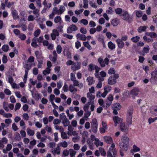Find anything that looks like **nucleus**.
Instances as JSON below:
<instances>
[{
  "label": "nucleus",
  "mask_w": 157,
  "mask_h": 157,
  "mask_svg": "<svg viewBox=\"0 0 157 157\" xmlns=\"http://www.w3.org/2000/svg\"><path fill=\"white\" fill-rule=\"evenodd\" d=\"M113 120L115 124V126H117V124H121L122 123L123 120L118 116H115L113 117Z\"/></svg>",
  "instance_id": "obj_11"
},
{
  "label": "nucleus",
  "mask_w": 157,
  "mask_h": 157,
  "mask_svg": "<svg viewBox=\"0 0 157 157\" xmlns=\"http://www.w3.org/2000/svg\"><path fill=\"white\" fill-rule=\"evenodd\" d=\"M9 48V46L7 44H5L2 47V49L5 52H7Z\"/></svg>",
  "instance_id": "obj_51"
},
{
  "label": "nucleus",
  "mask_w": 157,
  "mask_h": 157,
  "mask_svg": "<svg viewBox=\"0 0 157 157\" xmlns=\"http://www.w3.org/2000/svg\"><path fill=\"white\" fill-rule=\"evenodd\" d=\"M118 47L120 48H122L124 45V42L120 39H117L116 40Z\"/></svg>",
  "instance_id": "obj_18"
},
{
  "label": "nucleus",
  "mask_w": 157,
  "mask_h": 157,
  "mask_svg": "<svg viewBox=\"0 0 157 157\" xmlns=\"http://www.w3.org/2000/svg\"><path fill=\"white\" fill-rule=\"evenodd\" d=\"M121 16L122 18L124 20L128 21L129 19V14L126 11H123Z\"/></svg>",
  "instance_id": "obj_13"
},
{
  "label": "nucleus",
  "mask_w": 157,
  "mask_h": 157,
  "mask_svg": "<svg viewBox=\"0 0 157 157\" xmlns=\"http://www.w3.org/2000/svg\"><path fill=\"white\" fill-rule=\"evenodd\" d=\"M78 30V28L74 24H72L68 27L67 31L69 33H72L73 31H75Z\"/></svg>",
  "instance_id": "obj_9"
},
{
  "label": "nucleus",
  "mask_w": 157,
  "mask_h": 157,
  "mask_svg": "<svg viewBox=\"0 0 157 157\" xmlns=\"http://www.w3.org/2000/svg\"><path fill=\"white\" fill-rule=\"evenodd\" d=\"M79 136H76L72 138V140L74 143H76L79 141Z\"/></svg>",
  "instance_id": "obj_61"
},
{
  "label": "nucleus",
  "mask_w": 157,
  "mask_h": 157,
  "mask_svg": "<svg viewBox=\"0 0 157 157\" xmlns=\"http://www.w3.org/2000/svg\"><path fill=\"white\" fill-rule=\"evenodd\" d=\"M108 46L109 48L111 50L115 49L116 46L111 41H109L108 42Z\"/></svg>",
  "instance_id": "obj_33"
},
{
  "label": "nucleus",
  "mask_w": 157,
  "mask_h": 157,
  "mask_svg": "<svg viewBox=\"0 0 157 157\" xmlns=\"http://www.w3.org/2000/svg\"><path fill=\"white\" fill-rule=\"evenodd\" d=\"M54 127L56 130H59V131L61 133L64 131L63 128L62 126H60L58 125H55L54 126Z\"/></svg>",
  "instance_id": "obj_44"
},
{
  "label": "nucleus",
  "mask_w": 157,
  "mask_h": 157,
  "mask_svg": "<svg viewBox=\"0 0 157 157\" xmlns=\"http://www.w3.org/2000/svg\"><path fill=\"white\" fill-rule=\"evenodd\" d=\"M63 113H61L60 114V118L62 121V124L64 127H67L69 126L70 124V122L65 115H63Z\"/></svg>",
  "instance_id": "obj_4"
},
{
  "label": "nucleus",
  "mask_w": 157,
  "mask_h": 157,
  "mask_svg": "<svg viewBox=\"0 0 157 157\" xmlns=\"http://www.w3.org/2000/svg\"><path fill=\"white\" fill-rule=\"evenodd\" d=\"M108 101H106V107H109L112 104L113 101V95L110 94L107 97Z\"/></svg>",
  "instance_id": "obj_14"
},
{
  "label": "nucleus",
  "mask_w": 157,
  "mask_h": 157,
  "mask_svg": "<svg viewBox=\"0 0 157 157\" xmlns=\"http://www.w3.org/2000/svg\"><path fill=\"white\" fill-rule=\"evenodd\" d=\"M64 55L66 56L68 58L71 59V54L70 52L67 50H65L63 52Z\"/></svg>",
  "instance_id": "obj_36"
},
{
  "label": "nucleus",
  "mask_w": 157,
  "mask_h": 157,
  "mask_svg": "<svg viewBox=\"0 0 157 157\" xmlns=\"http://www.w3.org/2000/svg\"><path fill=\"white\" fill-rule=\"evenodd\" d=\"M121 106L120 104L118 103H116L113 104L112 105V108L118 110L121 109Z\"/></svg>",
  "instance_id": "obj_26"
},
{
  "label": "nucleus",
  "mask_w": 157,
  "mask_h": 157,
  "mask_svg": "<svg viewBox=\"0 0 157 157\" xmlns=\"http://www.w3.org/2000/svg\"><path fill=\"white\" fill-rule=\"evenodd\" d=\"M58 144H59V146H60L64 148H66L68 146L67 143L65 141L61 142L59 143Z\"/></svg>",
  "instance_id": "obj_32"
},
{
  "label": "nucleus",
  "mask_w": 157,
  "mask_h": 157,
  "mask_svg": "<svg viewBox=\"0 0 157 157\" xmlns=\"http://www.w3.org/2000/svg\"><path fill=\"white\" fill-rule=\"evenodd\" d=\"M134 12L136 13V16L138 17H140L142 15V12L141 11L135 10Z\"/></svg>",
  "instance_id": "obj_52"
},
{
  "label": "nucleus",
  "mask_w": 157,
  "mask_h": 157,
  "mask_svg": "<svg viewBox=\"0 0 157 157\" xmlns=\"http://www.w3.org/2000/svg\"><path fill=\"white\" fill-rule=\"evenodd\" d=\"M69 91L71 93L75 92L77 91V89L71 84L69 86Z\"/></svg>",
  "instance_id": "obj_28"
},
{
  "label": "nucleus",
  "mask_w": 157,
  "mask_h": 157,
  "mask_svg": "<svg viewBox=\"0 0 157 157\" xmlns=\"http://www.w3.org/2000/svg\"><path fill=\"white\" fill-rule=\"evenodd\" d=\"M140 91L138 88L135 87L130 92V94L132 95L133 98H135L136 96H137L139 94Z\"/></svg>",
  "instance_id": "obj_8"
},
{
  "label": "nucleus",
  "mask_w": 157,
  "mask_h": 157,
  "mask_svg": "<svg viewBox=\"0 0 157 157\" xmlns=\"http://www.w3.org/2000/svg\"><path fill=\"white\" fill-rule=\"evenodd\" d=\"M140 150V149L136 145H134L133 146V149L131 150V153H133V151L134 152H137Z\"/></svg>",
  "instance_id": "obj_34"
},
{
  "label": "nucleus",
  "mask_w": 157,
  "mask_h": 157,
  "mask_svg": "<svg viewBox=\"0 0 157 157\" xmlns=\"http://www.w3.org/2000/svg\"><path fill=\"white\" fill-rule=\"evenodd\" d=\"M69 150L68 151L67 149H65L63 151L62 156L63 157L67 156L69 155Z\"/></svg>",
  "instance_id": "obj_48"
},
{
  "label": "nucleus",
  "mask_w": 157,
  "mask_h": 157,
  "mask_svg": "<svg viewBox=\"0 0 157 157\" xmlns=\"http://www.w3.org/2000/svg\"><path fill=\"white\" fill-rule=\"evenodd\" d=\"M33 12L34 14L36 17H38L39 16V10L38 9H35L33 11Z\"/></svg>",
  "instance_id": "obj_63"
},
{
  "label": "nucleus",
  "mask_w": 157,
  "mask_h": 157,
  "mask_svg": "<svg viewBox=\"0 0 157 157\" xmlns=\"http://www.w3.org/2000/svg\"><path fill=\"white\" fill-rule=\"evenodd\" d=\"M74 129L73 127L71 125H69L68 126L67 130L68 131L67 132V134L68 135H71V132H72Z\"/></svg>",
  "instance_id": "obj_42"
},
{
  "label": "nucleus",
  "mask_w": 157,
  "mask_h": 157,
  "mask_svg": "<svg viewBox=\"0 0 157 157\" xmlns=\"http://www.w3.org/2000/svg\"><path fill=\"white\" fill-rule=\"evenodd\" d=\"M27 134L29 136H33L35 134L34 131L31 129L29 128H28L27 129Z\"/></svg>",
  "instance_id": "obj_31"
},
{
  "label": "nucleus",
  "mask_w": 157,
  "mask_h": 157,
  "mask_svg": "<svg viewBox=\"0 0 157 157\" xmlns=\"http://www.w3.org/2000/svg\"><path fill=\"white\" fill-rule=\"evenodd\" d=\"M118 20L117 18L113 19L111 21V24L114 26H117L118 25Z\"/></svg>",
  "instance_id": "obj_38"
},
{
  "label": "nucleus",
  "mask_w": 157,
  "mask_h": 157,
  "mask_svg": "<svg viewBox=\"0 0 157 157\" xmlns=\"http://www.w3.org/2000/svg\"><path fill=\"white\" fill-rule=\"evenodd\" d=\"M96 66L95 65L92 64H90L89 65L88 69L90 71H92L95 69Z\"/></svg>",
  "instance_id": "obj_60"
},
{
  "label": "nucleus",
  "mask_w": 157,
  "mask_h": 157,
  "mask_svg": "<svg viewBox=\"0 0 157 157\" xmlns=\"http://www.w3.org/2000/svg\"><path fill=\"white\" fill-rule=\"evenodd\" d=\"M115 11L117 14H120L122 13L123 11L122 9L118 8L115 9Z\"/></svg>",
  "instance_id": "obj_58"
},
{
  "label": "nucleus",
  "mask_w": 157,
  "mask_h": 157,
  "mask_svg": "<svg viewBox=\"0 0 157 157\" xmlns=\"http://www.w3.org/2000/svg\"><path fill=\"white\" fill-rule=\"evenodd\" d=\"M19 38L22 40H25L26 38V35L23 33H20L18 36Z\"/></svg>",
  "instance_id": "obj_56"
},
{
  "label": "nucleus",
  "mask_w": 157,
  "mask_h": 157,
  "mask_svg": "<svg viewBox=\"0 0 157 157\" xmlns=\"http://www.w3.org/2000/svg\"><path fill=\"white\" fill-rule=\"evenodd\" d=\"M151 77L150 81L152 83H155L157 81V71L155 70L151 73Z\"/></svg>",
  "instance_id": "obj_6"
},
{
  "label": "nucleus",
  "mask_w": 157,
  "mask_h": 157,
  "mask_svg": "<svg viewBox=\"0 0 157 157\" xmlns=\"http://www.w3.org/2000/svg\"><path fill=\"white\" fill-rule=\"evenodd\" d=\"M129 140V138L128 136L125 135L122 136L120 146L123 150L126 151L128 150Z\"/></svg>",
  "instance_id": "obj_1"
},
{
  "label": "nucleus",
  "mask_w": 157,
  "mask_h": 157,
  "mask_svg": "<svg viewBox=\"0 0 157 157\" xmlns=\"http://www.w3.org/2000/svg\"><path fill=\"white\" fill-rule=\"evenodd\" d=\"M40 30L39 29H37L35 31L34 33V36L36 37L38 36L40 34Z\"/></svg>",
  "instance_id": "obj_64"
},
{
  "label": "nucleus",
  "mask_w": 157,
  "mask_h": 157,
  "mask_svg": "<svg viewBox=\"0 0 157 157\" xmlns=\"http://www.w3.org/2000/svg\"><path fill=\"white\" fill-rule=\"evenodd\" d=\"M111 87L109 85H107L105 86L104 88V91L107 93H108L111 91Z\"/></svg>",
  "instance_id": "obj_49"
},
{
  "label": "nucleus",
  "mask_w": 157,
  "mask_h": 157,
  "mask_svg": "<svg viewBox=\"0 0 157 157\" xmlns=\"http://www.w3.org/2000/svg\"><path fill=\"white\" fill-rule=\"evenodd\" d=\"M3 107L4 109L7 112L9 111V104L6 102H4L3 104Z\"/></svg>",
  "instance_id": "obj_40"
},
{
  "label": "nucleus",
  "mask_w": 157,
  "mask_h": 157,
  "mask_svg": "<svg viewBox=\"0 0 157 157\" xmlns=\"http://www.w3.org/2000/svg\"><path fill=\"white\" fill-rule=\"evenodd\" d=\"M81 68V63L79 62H74L71 66V69L73 71H76Z\"/></svg>",
  "instance_id": "obj_7"
},
{
  "label": "nucleus",
  "mask_w": 157,
  "mask_h": 157,
  "mask_svg": "<svg viewBox=\"0 0 157 157\" xmlns=\"http://www.w3.org/2000/svg\"><path fill=\"white\" fill-rule=\"evenodd\" d=\"M56 50L58 54H60L62 50V48L61 45H58L56 47Z\"/></svg>",
  "instance_id": "obj_47"
},
{
  "label": "nucleus",
  "mask_w": 157,
  "mask_h": 157,
  "mask_svg": "<svg viewBox=\"0 0 157 157\" xmlns=\"http://www.w3.org/2000/svg\"><path fill=\"white\" fill-rule=\"evenodd\" d=\"M100 153H101V155L102 156H105L106 154L105 151L104 149L101 147L99 148Z\"/></svg>",
  "instance_id": "obj_62"
},
{
  "label": "nucleus",
  "mask_w": 157,
  "mask_h": 157,
  "mask_svg": "<svg viewBox=\"0 0 157 157\" xmlns=\"http://www.w3.org/2000/svg\"><path fill=\"white\" fill-rule=\"evenodd\" d=\"M83 60L82 62V64L84 66H86L88 64V59L85 57H83Z\"/></svg>",
  "instance_id": "obj_43"
},
{
  "label": "nucleus",
  "mask_w": 157,
  "mask_h": 157,
  "mask_svg": "<svg viewBox=\"0 0 157 157\" xmlns=\"http://www.w3.org/2000/svg\"><path fill=\"white\" fill-rule=\"evenodd\" d=\"M133 110V107L132 106H130L128 109L126 121L128 127L131 126L132 125Z\"/></svg>",
  "instance_id": "obj_2"
},
{
  "label": "nucleus",
  "mask_w": 157,
  "mask_h": 157,
  "mask_svg": "<svg viewBox=\"0 0 157 157\" xmlns=\"http://www.w3.org/2000/svg\"><path fill=\"white\" fill-rule=\"evenodd\" d=\"M61 137L64 139H67L68 138V136L66 132L63 131L61 133Z\"/></svg>",
  "instance_id": "obj_57"
},
{
  "label": "nucleus",
  "mask_w": 157,
  "mask_h": 157,
  "mask_svg": "<svg viewBox=\"0 0 157 157\" xmlns=\"http://www.w3.org/2000/svg\"><path fill=\"white\" fill-rule=\"evenodd\" d=\"M35 54L37 61L43 60L44 57L42 56L41 53L39 51H36L35 52Z\"/></svg>",
  "instance_id": "obj_15"
},
{
  "label": "nucleus",
  "mask_w": 157,
  "mask_h": 157,
  "mask_svg": "<svg viewBox=\"0 0 157 157\" xmlns=\"http://www.w3.org/2000/svg\"><path fill=\"white\" fill-rule=\"evenodd\" d=\"M150 50V48L149 46L146 45L144 46L143 49V52L146 53H148Z\"/></svg>",
  "instance_id": "obj_45"
},
{
  "label": "nucleus",
  "mask_w": 157,
  "mask_h": 157,
  "mask_svg": "<svg viewBox=\"0 0 157 157\" xmlns=\"http://www.w3.org/2000/svg\"><path fill=\"white\" fill-rule=\"evenodd\" d=\"M73 85L74 86H78L80 89L83 86V84L82 83H79V82L75 80L73 81Z\"/></svg>",
  "instance_id": "obj_22"
},
{
  "label": "nucleus",
  "mask_w": 157,
  "mask_h": 157,
  "mask_svg": "<svg viewBox=\"0 0 157 157\" xmlns=\"http://www.w3.org/2000/svg\"><path fill=\"white\" fill-rule=\"evenodd\" d=\"M12 122V120L10 118L6 119L5 120V123L7 124L6 126L8 127Z\"/></svg>",
  "instance_id": "obj_55"
},
{
  "label": "nucleus",
  "mask_w": 157,
  "mask_h": 157,
  "mask_svg": "<svg viewBox=\"0 0 157 157\" xmlns=\"http://www.w3.org/2000/svg\"><path fill=\"white\" fill-rule=\"evenodd\" d=\"M15 139L19 141L21 140V137L20 134L18 132H16L15 133Z\"/></svg>",
  "instance_id": "obj_59"
},
{
  "label": "nucleus",
  "mask_w": 157,
  "mask_h": 157,
  "mask_svg": "<svg viewBox=\"0 0 157 157\" xmlns=\"http://www.w3.org/2000/svg\"><path fill=\"white\" fill-rule=\"evenodd\" d=\"M116 82L115 79L111 76L109 78L108 80V83L110 85H113L116 83Z\"/></svg>",
  "instance_id": "obj_24"
},
{
  "label": "nucleus",
  "mask_w": 157,
  "mask_h": 157,
  "mask_svg": "<svg viewBox=\"0 0 157 157\" xmlns=\"http://www.w3.org/2000/svg\"><path fill=\"white\" fill-rule=\"evenodd\" d=\"M86 81L88 83L89 85H91L94 82V78L93 77H89L87 78Z\"/></svg>",
  "instance_id": "obj_27"
},
{
  "label": "nucleus",
  "mask_w": 157,
  "mask_h": 157,
  "mask_svg": "<svg viewBox=\"0 0 157 157\" xmlns=\"http://www.w3.org/2000/svg\"><path fill=\"white\" fill-rule=\"evenodd\" d=\"M70 155L71 157H75L76 152L74 149H71L69 150Z\"/></svg>",
  "instance_id": "obj_41"
},
{
  "label": "nucleus",
  "mask_w": 157,
  "mask_h": 157,
  "mask_svg": "<svg viewBox=\"0 0 157 157\" xmlns=\"http://www.w3.org/2000/svg\"><path fill=\"white\" fill-rule=\"evenodd\" d=\"M150 111L152 114L157 116V105L153 106L151 107Z\"/></svg>",
  "instance_id": "obj_17"
},
{
  "label": "nucleus",
  "mask_w": 157,
  "mask_h": 157,
  "mask_svg": "<svg viewBox=\"0 0 157 157\" xmlns=\"http://www.w3.org/2000/svg\"><path fill=\"white\" fill-rule=\"evenodd\" d=\"M147 28V26H141L138 29V32L139 33H141L142 32L145 31Z\"/></svg>",
  "instance_id": "obj_37"
},
{
  "label": "nucleus",
  "mask_w": 157,
  "mask_h": 157,
  "mask_svg": "<svg viewBox=\"0 0 157 157\" xmlns=\"http://www.w3.org/2000/svg\"><path fill=\"white\" fill-rule=\"evenodd\" d=\"M140 37L139 36H136L131 38V40L133 42L136 43L140 40Z\"/></svg>",
  "instance_id": "obj_46"
},
{
  "label": "nucleus",
  "mask_w": 157,
  "mask_h": 157,
  "mask_svg": "<svg viewBox=\"0 0 157 157\" xmlns=\"http://www.w3.org/2000/svg\"><path fill=\"white\" fill-rule=\"evenodd\" d=\"M98 61L100 63L101 66L102 67H104L105 66V63L102 57H100L98 59Z\"/></svg>",
  "instance_id": "obj_35"
},
{
  "label": "nucleus",
  "mask_w": 157,
  "mask_h": 157,
  "mask_svg": "<svg viewBox=\"0 0 157 157\" xmlns=\"http://www.w3.org/2000/svg\"><path fill=\"white\" fill-rule=\"evenodd\" d=\"M104 139L105 141L107 143L110 144L113 142L112 138L109 136H105L104 137Z\"/></svg>",
  "instance_id": "obj_21"
},
{
  "label": "nucleus",
  "mask_w": 157,
  "mask_h": 157,
  "mask_svg": "<svg viewBox=\"0 0 157 157\" xmlns=\"http://www.w3.org/2000/svg\"><path fill=\"white\" fill-rule=\"evenodd\" d=\"M51 69L47 67L46 69L43 71V74L44 75H46L47 74H49L50 73Z\"/></svg>",
  "instance_id": "obj_53"
},
{
  "label": "nucleus",
  "mask_w": 157,
  "mask_h": 157,
  "mask_svg": "<svg viewBox=\"0 0 157 157\" xmlns=\"http://www.w3.org/2000/svg\"><path fill=\"white\" fill-rule=\"evenodd\" d=\"M38 42L37 40V38L36 37H34L32 40V42L31 44V46L34 48H36L38 46V45L37 44Z\"/></svg>",
  "instance_id": "obj_23"
},
{
  "label": "nucleus",
  "mask_w": 157,
  "mask_h": 157,
  "mask_svg": "<svg viewBox=\"0 0 157 157\" xmlns=\"http://www.w3.org/2000/svg\"><path fill=\"white\" fill-rule=\"evenodd\" d=\"M12 14L14 19H17L18 18V13L16 10L13 11L12 12Z\"/></svg>",
  "instance_id": "obj_39"
},
{
  "label": "nucleus",
  "mask_w": 157,
  "mask_h": 157,
  "mask_svg": "<svg viewBox=\"0 0 157 157\" xmlns=\"http://www.w3.org/2000/svg\"><path fill=\"white\" fill-rule=\"evenodd\" d=\"M86 95L89 101L88 102V104L89 105H90L91 103H93V102H94V100L95 98V96L90 93H87Z\"/></svg>",
  "instance_id": "obj_10"
},
{
  "label": "nucleus",
  "mask_w": 157,
  "mask_h": 157,
  "mask_svg": "<svg viewBox=\"0 0 157 157\" xmlns=\"http://www.w3.org/2000/svg\"><path fill=\"white\" fill-rule=\"evenodd\" d=\"M120 128L121 130L123 132H126L128 131V128L125 123L123 122L120 124Z\"/></svg>",
  "instance_id": "obj_16"
},
{
  "label": "nucleus",
  "mask_w": 157,
  "mask_h": 157,
  "mask_svg": "<svg viewBox=\"0 0 157 157\" xmlns=\"http://www.w3.org/2000/svg\"><path fill=\"white\" fill-rule=\"evenodd\" d=\"M76 37L77 39L80 40L82 41H85L86 40V37L85 35L79 33L76 34Z\"/></svg>",
  "instance_id": "obj_20"
},
{
  "label": "nucleus",
  "mask_w": 157,
  "mask_h": 157,
  "mask_svg": "<svg viewBox=\"0 0 157 157\" xmlns=\"http://www.w3.org/2000/svg\"><path fill=\"white\" fill-rule=\"evenodd\" d=\"M83 44L85 47L87 48L88 49H91V47L88 42H83Z\"/></svg>",
  "instance_id": "obj_54"
},
{
  "label": "nucleus",
  "mask_w": 157,
  "mask_h": 157,
  "mask_svg": "<svg viewBox=\"0 0 157 157\" xmlns=\"http://www.w3.org/2000/svg\"><path fill=\"white\" fill-rule=\"evenodd\" d=\"M115 147L114 144L112 143L107 152L108 157H115L117 154V152Z\"/></svg>",
  "instance_id": "obj_3"
},
{
  "label": "nucleus",
  "mask_w": 157,
  "mask_h": 157,
  "mask_svg": "<svg viewBox=\"0 0 157 157\" xmlns=\"http://www.w3.org/2000/svg\"><path fill=\"white\" fill-rule=\"evenodd\" d=\"M98 124L97 121L96 119H93L91 123V128L92 131L94 133H96L98 131Z\"/></svg>",
  "instance_id": "obj_5"
},
{
  "label": "nucleus",
  "mask_w": 157,
  "mask_h": 157,
  "mask_svg": "<svg viewBox=\"0 0 157 157\" xmlns=\"http://www.w3.org/2000/svg\"><path fill=\"white\" fill-rule=\"evenodd\" d=\"M95 70V75L96 77H98L99 75L98 72L100 70V68L98 66H96Z\"/></svg>",
  "instance_id": "obj_50"
},
{
  "label": "nucleus",
  "mask_w": 157,
  "mask_h": 157,
  "mask_svg": "<svg viewBox=\"0 0 157 157\" xmlns=\"http://www.w3.org/2000/svg\"><path fill=\"white\" fill-rule=\"evenodd\" d=\"M59 33L58 31L56 29L52 30V33L51 34V36L52 40H55L56 37L59 36Z\"/></svg>",
  "instance_id": "obj_12"
},
{
  "label": "nucleus",
  "mask_w": 157,
  "mask_h": 157,
  "mask_svg": "<svg viewBox=\"0 0 157 157\" xmlns=\"http://www.w3.org/2000/svg\"><path fill=\"white\" fill-rule=\"evenodd\" d=\"M62 21V18L59 16H57L54 19V22L55 23H61Z\"/></svg>",
  "instance_id": "obj_29"
},
{
  "label": "nucleus",
  "mask_w": 157,
  "mask_h": 157,
  "mask_svg": "<svg viewBox=\"0 0 157 157\" xmlns=\"http://www.w3.org/2000/svg\"><path fill=\"white\" fill-rule=\"evenodd\" d=\"M66 10L65 7L63 6H60L59 7L58 12V15H61Z\"/></svg>",
  "instance_id": "obj_30"
},
{
  "label": "nucleus",
  "mask_w": 157,
  "mask_h": 157,
  "mask_svg": "<svg viewBox=\"0 0 157 157\" xmlns=\"http://www.w3.org/2000/svg\"><path fill=\"white\" fill-rule=\"evenodd\" d=\"M18 53V50L16 49V48H14L13 49V51L10 52L9 53V56L11 58H13L15 54H17Z\"/></svg>",
  "instance_id": "obj_25"
},
{
  "label": "nucleus",
  "mask_w": 157,
  "mask_h": 157,
  "mask_svg": "<svg viewBox=\"0 0 157 157\" xmlns=\"http://www.w3.org/2000/svg\"><path fill=\"white\" fill-rule=\"evenodd\" d=\"M52 152L54 155L56 154L59 155L60 153V148L59 146V144L57 145V147L54 149V150L52 151Z\"/></svg>",
  "instance_id": "obj_19"
}]
</instances>
